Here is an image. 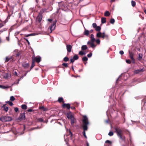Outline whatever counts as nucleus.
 Wrapping results in <instances>:
<instances>
[{
  "label": "nucleus",
  "mask_w": 146,
  "mask_h": 146,
  "mask_svg": "<svg viewBox=\"0 0 146 146\" xmlns=\"http://www.w3.org/2000/svg\"><path fill=\"white\" fill-rule=\"evenodd\" d=\"M82 123L83 124L82 127L84 129L83 134L84 137L86 138H87V137L86 135L85 131L88 130V125L89 124V122L88 121V118L86 116H83Z\"/></svg>",
  "instance_id": "1"
},
{
  "label": "nucleus",
  "mask_w": 146,
  "mask_h": 146,
  "mask_svg": "<svg viewBox=\"0 0 146 146\" xmlns=\"http://www.w3.org/2000/svg\"><path fill=\"white\" fill-rule=\"evenodd\" d=\"M96 31L98 32L97 33L96 36L97 37H101L103 39L106 38V39L108 38V36L106 35L104 32L102 33L100 32L101 29V27L99 26H97L95 29Z\"/></svg>",
  "instance_id": "2"
},
{
  "label": "nucleus",
  "mask_w": 146,
  "mask_h": 146,
  "mask_svg": "<svg viewBox=\"0 0 146 146\" xmlns=\"http://www.w3.org/2000/svg\"><path fill=\"white\" fill-rule=\"evenodd\" d=\"M115 132L117 133V135L120 139L124 141H125V137L124 135L123 130L120 129L118 127H116L115 128Z\"/></svg>",
  "instance_id": "3"
},
{
  "label": "nucleus",
  "mask_w": 146,
  "mask_h": 146,
  "mask_svg": "<svg viewBox=\"0 0 146 146\" xmlns=\"http://www.w3.org/2000/svg\"><path fill=\"white\" fill-rule=\"evenodd\" d=\"M12 120V118L11 117L6 115L2 116L0 118V120L3 122L9 121Z\"/></svg>",
  "instance_id": "4"
},
{
  "label": "nucleus",
  "mask_w": 146,
  "mask_h": 146,
  "mask_svg": "<svg viewBox=\"0 0 146 146\" xmlns=\"http://www.w3.org/2000/svg\"><path fill=\"white\" fill-rule=\"evenodd\" d=\"M22 66L25 69H27L29 68V64L27 62H23L22 64Z\"/></svg>",
  "instance_id": "5"
},
{
  "label": "nucleus",
  "mask_w": 146,
  "mask_h": 146,
  "mask_svg": "<svg viewBox=\"0 0 146 146\" xmlns=\"http://www.w3.org/2000/svg\"><path fill=\"white\" fill-rule=\"evenodd\" d=\"M129 56L131 59L132 60V63L133 64L135 63V60L134 58H133V54L132 52H131L130 51L129 52Z\"/></svg>",
  "instance_id": "6"
},
{
  "label": "nucleus",
  "mask_w": 146,
  "mask_h": 146,
  "mask_svg": "<svg viewBox=\"0 0 146 146\" xmlns=\"http://www.w3.org/2000/svg\"><path fill=\"white\" fill-rule=\"evenodd\" d=\"M42 15H38L36 19V22L37 23H40L42 20Z\"/></svg>",
  "instance_id": "7"
},
{
  "label": "nucleus",
  "mask_w": 146,
  "mask_h": 146,
  "mask_svg": "<svg viewBox=\"0 0 146 146\" xmlns=\"http://www.w3.org/2000/svg\"><path fill=\"white\" fill-rule=\"evenodd\" d=\"M56 21H53V24L51 25V26L49 27V28L51 31V32L56 27Z\"/></svg>",
  "instance_id": "8"
},
{
  "label": "nucleus",
  "mask_w": 146,
  "mask_h": 146,
  "mask_svg": "<svg viewBox=\"0 0 146 146\" xmlns=\"http://www.w3.org/2000/svg\"><path fill=\"white\" fill-rule=\"evenodd\" d=\"M19 119L20 120H25V113H21L19 117Z\"/></svg>",
  "instance_id": "9"
},
{
  "label": "nucleus",
  "mask_w": 146,
  "mask_h": 146,
  "mask_svg": "<svg viewBox=\"0 0 146 146\" xmlns=\"http://www.w3.org/2000/svg\"><path fill=\"white\" fill-rule=\"evenodd\" d=\"M33 60L35 62L36 61L37 62L39 63L41 60V57L40 56H38L35 57L34 58H33Z\"/></svg>",
  "instance_id": "10"
},
{
  "label": "nucleus",
  "mask_w": 146,
  "mask_h": 146,
  "mask_svg": "<svg viewBox=\"0 0 146 146\" xmlns=\"http://www.w3.org/2000/svg\"><path fill=\"white\" fill-rule=\"evenodd\" d=\"M62 107L63 108H66L68 110H69L70 108V106L69 104L64 103L62 105Z\"/></svg>",
  "instance_id": "11"
},
{
  "label": "nucleus",
  "mask_w": 146,
  "mask_h": 146,
  "mask_svg": "<svg viewBox=\"0 0 146 146\" xmlns=\"http://www.w3.org/2000/svg\"><path fill=\"white\" fill-rule=\"evenodd\" d=\"M72 46L70 44L67 45H66V49L67 51L69 52H70L72 50Z\"/></svg>",
  "instance_id": "12"
},
{
  "label": "nucleus",
  "mask_w": 146,
  "mask_h": 146,
  "mask_svg": "<svg viewBox=\"0 0 146 146\" xmlns=\"http://www.w3.org/2000/svg\"><path fill=\"white\" fill-rule=\"evenodd\" d=\"M143 69H137L134 71V73L135 74H138L140 72H143Z\"/></svg>",
  "instance_id": "13"
},
{
  "label": "nucleus",
  "mask_w": 146,
  "mask_h": 146,
  "mask_svg": "<svg viewBox=\"0 0 146 146\" xmlns=\"http://www.w3.org/2000/svg\"><path fill=\"white\" fill-rule=\"evenodd\" d=\"M66 115H67V117L68 119H70L74 117L73 115L72 114V113L70 112L68 113H67Z\"/></svg>",
  "instance_id": "14"
},
{
  "label": "nucleus",
  "mask_w": 146,
  "mask_h": 146,
  "mask_svg": "<svg viewBox=\"0 0 146 146\" xmlns=\"http://www.w3.org/2000/svg\"><path fill=\"white\" fill-rule=\"evenodd\" d=\"M88 44H90L91 45V47L92 48H94L96 46V45L94 43V42H92L90 41H89L87 43Z\"/></svg>",
  "instance_id": "15"
},
{
  "label": "nucleus",
  "mask_w": 146,
  "mask_h": 146,
  "mask_svg": "<svg viewBox=\"0 0 146 146\" xmlns=\"http://www.w3.org/2000/svg\"><path fill=\"white\" fill-rule=\"evenodd\" d=\"M71 121L70 123L72 125H73L74 123H75L76 121V120L75 118L74 117L70 119Z\"/></svg>",
  "instance_id": "16"
},
{
  "label": "nucleus",
  "mask_w": 146,
  "mask_h": 146,
  "mask_svg": "<svg viewBox=\"0 0 146 146\" xmlns=\"http://www.w3.org/2000/svg\"><path fill=\"white\" fill-rule=\"evenodd\" d=\"M39 109L41 110H42L43 111H46L48 110V109L45 108L44 106H41L39 107Z\"/></svg>",
  "instance_id": "17"
},
{
  "label": "nucleus",
  "mask_w": 146,
  "mask_h": 146,
  "mask_svg": "<svg viewBox=\"0 0 146 146\" xmlns=\"http://www.w3.org/2000/svg\"><path fill=\"white\" fill-rule=\"evenodd\" d=\"M6 104L2 106V108H3L4 110L7 112L9 110V108L8 107L6 106Z\"/></svg>",
  "instance_id": "18"
},
{
  "label": "nucleus",
  "mask_w": 146,
  "mask_h": 146,
  "mask_svg": "<svg viewBox=\"0 0 146 146\" xmlns=\"http://www.w3.org/2000/svg\"><path fill=\"white\" fill-rule=\"evenodd\" d=\"M90 38H91V40L90 41L92 42H94L95 41V39L94 38V35L93 34H92L91 35Z\"/></svg>",
  "instance_id": "19"
},
{
  "label": "nucleus",
  "mask_w": 146,
  "mask_h": 146,
  "mask_svg": "<svg viewBox=\"0 0 146 146\" xmlns=\"http://www.w3.org/2000/svg\"><path fill=\"white\" fill-rule=\"evenodd\" d=\"M58 101L60 103L62 102L64 103V100L63 98L62 97H59L58 98Z\"/></svg>",
  "instance_id": "20"
},
{
  "label": "nucleus",
  "mask_w": 146,
  "mask_h": 146,
  "mask_svg": "<svg viewBox=\"0 0 146 146\" xmlns=\"http://www.w3.org/2000/svg\"><path fill=\"white\" fill-rule=\"evenodd\" d=\"M32 64L31 66V67H30V70L32 69L35 66V62L33 60V58H32Z\"/></svg>",
  "instance_id": "21"
},
{
  "label": "nucleus",
  "mask_w": 146,
  "mask_h": 146,
  "mask_svg": "<svg viewBox=\"0 0 146 146\" xmlns=\"http://www.w3.org/2000/svg\"><path fill=\"white\" fill-rule=\"evenodd\" d=\"M137 59L139 61H140L141 60H142V54L139 53L138 54V57Z\"/></svg>",
  "instance_id": "22"
},
{
  "label": "nucleus",
  "mask_w": 146,
  "mask_h": 146,
  "mask_svg": "<svg viewBox=\"0 0 146 146\" xmlns=\"http://www.w3.org/2000/svg\"><path fill=\"white\" fill-rule=\"evenodd\" d=\"M87 48L88 47L86 45H82L81 47V49L82 50H86Z\"/></svg>",
  "instance_id": "23"
},
{
  "label": "nucleus",
  "mask_w": 146,
  "mask_h": 146,
  "mask_svg": "<svg viewBox=\"0 0 146 146\" xmlns=\"http://www.w3.org/2000/svg\"><path fill=\"white\" fill-rule=\"evenodd\" d=\"M110 15V13L108 11H106L104 13V15L105 16L108 17Z\"/></svg>",
  "instance_id": "24"
},
{
  "label": "nucleus",
  "mask_w": 146,
  "mask_h": 146,
  "mask_svg": "<svg viewBox=\"0 0 146 146\" xmlns=\"http://www.w3.org/2000/svg\"><path fill=\"white\" fill-rule=\"evenodd\" d=\"M84 33L85 35L88 36L89 34V31L88 30L85 29Z\"/></svg>",
  "instance_id": "25"
},
{
  "label": "nucleus",
  "mask_w": 146,
  "mask_h": 146,
  "mask_svg": "<svg viewBox=\"0 0 146 146\" xmlns=\"http://www.w3.org/2000/svg\"><path fill=\"white\" fill-rule=\"evenodd\" d=\"M106 18L105 17H102L101 19V22L102 23H104L106 22Z\"/></svg>",
  "instance_id": "26"
},
{
  "label": "nucleus",
  "mask_w": 146,
  "mask_h": 146,
  "mask_svg": "<svg viewBox=\"0 0 146 146\" xmlns=\"http://www.w3.org/2000/svg\"><path fill=\"white\" fill-rule=\"evenodd\" d=\"M82 60L83 62H86L88 60V58L86 56H85L82 58Z\"/></svg>",
  "instance_id": "27"
},
{
  "label": "nucleus",
  "mask_w": 146,
  "mask_h": 146,
  "mask_svg": "<svg viewBox=\"0 0 146 146\" xmlns=\"http://www.w3.org/2000/svg\"><path fill=\"white\" fill-rule=\"evenodd\" d=\"M21 108L23 109L26 110L27 108V106L25 104H23L21 106Z\"/></svg>",
  "instance_id": "28"
},
{
  "label": "nucleus",
  "mask_w": 146,
  "mask_h": 146,
  "mask_svg": "<svg viewBox=\"0 0 146 146\" xmlns=\"http://www.w3.org/2000/svg\"><path fill=\"white\" fill-rule=\"evenodd\" d=\"M12 57H10L9 58L8 57H7L6 58L5 62H8L10 59H12Z\"/></svg>",
  "instance_id": "29"
},
{
  "label": "nucleus",
  "mask_w": 146,
  "mask_h": 146,
  "mask_svg": "<svg viewBox=\"0 0 146 146\" xmlns=\"http://www.w3.org/2000/svg\"><path fill=\"white\" fill-rule=\"evenodd\" d=\"M75 60H77L79 58L77 54H75L74 55L73 58Z\"/></svg>",
  "instance_id": "30"
},
{
  "label": "nucleus",
  "mask_w": 146,
  "mask_h": 146,
  "mask_svg": "<svg viewBox=\"0 0 146 146\" xmlns=\"http://www.w3.org/2000/svg\"><path fill=\"white\" fill-rule=\"evenodd\" d=\"M69 60V58L67 57H65L63 58V61L65 62H67Z\"/></svg>",
  "instance_id": "31"
},
{
  "label": "nucleus",
  "mask_w": 146,
  "mask_h": 146,
  "mask_svg": "<svg viewBox=\"0 0 146 146\" xmlns=\"http://www.w3.org/2000/svg\"><path fill=\"white\" fill-rule=\"evenodd\" d=\"M6 103L8 104L10 106H12L13 105V103L10 101H6Z\"/></svg>",
  "instance_id": "32"
},
{
  "label": "nucleus",
  "mask_w": 146,
  "mask_h": 146,
  "mask_svg": "<svg viewBox=\"0 0 146 146\" xmlns=\"http://www.w3.org/2000/svg\"><path fill=\"white\" fill-rule=\"evenodd\" d=\"M44 10L43 9H42L40 11L38 15H42V14L44 13Z\"/></svg>",
  "instance_id": "33"
},
{
  "label": "nucleus",
  "mask_w": 146,
  "mask_h": 146,
  "mask_svg": "<svg viewBox=\"0 0 146 146\" xmlns=\"http://www.w3.org/2000/svg\"><path fill=\"white\" fill-rule=\"evenodd\" d=\"M62 65L65 68H67L68 67V64L67 63H63L62 64Z\"/></svg>",
  "instance_id": "34"
},
{
  "label": "nucleus",
  "mask_w": 146,
  "mask_h": 146,
  "mask_svg": "<svg viewBox=\"0 0 146 146\" xmlns=\"http://www.w3.org/2000/svg\"><path fill=\"white\" fill-rule=\"evenodd\" d=\"M115 20L114 19L112 18L111 19L110 21V23L112 24H113L115 22Z\"/></svg>",
  "instance_id": "35"
},
{
  "label": "nucleus",
  "mask_w": 146,
  "mask_h": 146,
  "mask_svg": "<svg viewBox=\"0 0 146 146\" xmlns=\"http://www.w3.org/2000/svg\"><path fill=\"white\" fill-rule=\"evenodd\" d=\"M131 3L132 6L133 7H134L135 6L136 3H135V1H131Z\"/></svg>",
  "instance_id": "36"
},
{
  "label": "nucleus",
  "mask_w": 146,
  "mask_h": 146,
  "mask_svg": "<svg viewBox=\"0 0 146 146\" xmlns=\"http://www.w3.org/2000/svg\"><path fill=\"white\" fill-rule=\"evenodd\" d=\"M9 87L8 86H4L0 85V88L3 89H5L9 88Z\"/></svg>",
  "instance_id": "37"
},
{
  "label": "nucleus",
  "mask_w": 146,
  "mask_h": 146,
  "mask_svg": "<svg viewBox=\"0 0 146 146\" xmlns=\"http://www.w3.org/2000/svg\"><path fill=\"white\" fill-rule=\"evenodd\" d=\"M34 35V33H31L28 35L25 34L24 35L26 37H29L30 36Z\"/></svg>",
  "instance_id": "38"
},
{
  "label": "nucleus",
  "mask_w": 146,
  "mask_h": 146,
  "mask_svg": "<svg viewBox=\"0 0 146 146\" xmlns=\"http://www.w3.org/2000/svg\"><path fill=\"white\" fill-rule=\"evenodd\" d=\"M37 120L38 121L41 122H42L44 121V120L42 118H38L37 119Z\"/></svg>",
  "instance_id": "39"
},
{
  "label": "nucleus",
  "mask_w": 146,
  "mask_h": 146,
  "mask_svg": "<svg viewBox=\"0 0 146 146\" xmlns=\"http://www.w3.org/2000/svg\"><path fill=\"white\" fill-rule=\"evenodd\" d=\"M10 100L12 101H13L15 100V98L13 96H12L10 97Z\"/></svg>",
  "instance_id": "40"
},
{
  "label": "nucleus",
  "mask_w": 146,
  "mask_h": 146,
  "mask_svg": "<svg viewBox=\"0 0 146 146\" xmlns=\"http://www.w3.org/2000/svg\"><path fill=\"white\" fill-rule=\"evenodd\" d=\"M126 63L128 64H130L131 63V61L129 59H127L126 60Z\"/></svg>",
  "instance_id": "41"
},
{
  "label": "nucleus",
  "mask_w": 146,
  "mask_h": 146,
  "mask_svg": "<svg viewBox=\"0 0 146 146\" xmlns=\"http://www.w3.org/2000/svg\"><path fill=\"white\" fill-rule=\"evenodd\" d=\"M97 26L96 23H94L92 24V27L93 28L95 29Z\"/></svg>",
  "instance_id": "42"
},
{
  "label": "nucleus",
  "mask_w": 146,
  "mask_h": 146,
  "mask_svg": "<svg viewBox=\"0 0 146 146\" xmlns=\"http://www.w3.org/2000/svg\"><path fill=\"white\" fill-rule=\"evenodd\" d=\"M113 133L112 131H110L108 133V135L110 136H113Z\"/></svg>",
  "instance_id": "43"
},
{
  "label": "nucleus",
  "mask_w": 146,
  "mask_h": 146,
  "mask_svg": "<svg viewBox=\"0 0 146 146\" xmlns=\"http://www.w3.org/2000/svg\"><path fill=\"white\" fill-rule=\"evenodd\" d=\"M96 41L97 44H99L100 43V41L99 39H98L96 40Z\"/></svg>",
  "instance_id": "44"
},
{
  "label": "nucleus",
  "mask_w": 146,
  "mask_h": 146,
  "mask_svg": "<svg viewBox=\"0 0 146 146\" xmlns=\"http://www.w3.org/2000/svg\"><path fill=\"white\" fill-rule=\"evenodd\" d=\"M21 54V52H18L16 54V55L17 57L19 56Z\"/></svg>",
  "instance_id": "45"
},
{
  "label": "nucleus",
  "mask_w": 146,
  "mask_h": 146,
  "mask_svg": "<svg viewBox=\"0 0 146 146\" xmlns=\"http://www.w3.org/2000/svg\"><path fill=\"white\" fill-rule=\"evenodd\" d=\"M83 52H84L82 51H80L79 52V54L80 55H83Z\"/></svg>",
  "instance_id": "46"
},
{
  "label": "nucleus",
  "mask_w": 146,
  "mask_h": 146,
  "mask_svg": "<svg viewBox=\"0 0 146 146\" xmlns=\"http://www.w3.org/2000/svg\"><path fill=\"white\" fill-rule=\"evenodd\" d=\"M92 53L90 52L89 54H88L87 56L89 58L91 57L92 56Z\"/></svg>",
  "instance_id": "47"
},
{
  "label": "nucleus",
  "mask_w": 146,
  "mask_h": 146,
  "mask_svg": "<svg viewBox=\"0 0 146 146\" xmlns=\"http://www.w3.org/2000/svg\"><path fill=\"white\" fill-rule=\"evenodd\" d=\"M74 60H75L73 58L71 59H70V63H73L74 62Z\"/></svg>",
  "instance_id": "48"
},
{
  "label": "nucleus",
  "mask_w": 146,
  "mask_h": 146,
  "mask_svg": "<svg viewBox=\"0 0 146 146\" xmlns=\"http://www.w3.org/2000/svg\"><path fill=\"white\" fill-rule=\"evenodd\" d=\"M105 143H109L110 144H111V141H110L109 140H106L105 141Z\"/></svg>",
  "instance_id": "49"
},
{
  "label": "nucleus",
  "mask_w": 146,
  "mask_h": 146,
  "mask_svg": "<svg viewBox=\"0 0 146 146\" xmlns=\"http://www.w3.org/2000/svg\"><path fill=\"white\" fill-rule=\"evenodd\" d=\"M28 72V71H27L26 73H25V74H24V75L23 76H22L21 77V78L19 79V80H20V79L21 78H23V77L25 76H26L27 75V73Z\"/></svg>",
  "instance_id": "50"
},
{
  "label": "nucleus",
  "mask_w": 146,
  "mask_h": 146,
  "mask_svg": "<svg viewBox=\"0 0 146 146\" xmlns=\"http://www.w3.org/2000/svg\"><path fill=\"white\" fill-rule=\"evenodd\" d=\"M15 111L16 112H17L19 110V108H15L14 109Z\"/></svg>",
  "instance_id": "51"
},
{
  "label": "nucleus",
  "mask_w": 146,
  "mask_h": 146,
  "mask_svg": "<svg viewBox=\"0 0 146 146\" xmlns=\"http://www.w3.org/2000/svg\"><path fill=\"white\" fill-rule=\"evenodd\" d=\"M119 53L121 54V55H123V54H124V52L122 50H121L119 51Z\"/></svg>",
  "instance_id": "52"
},
{
  "label": "nucleus",
  "mask_w": 146,
  "mask_h": 146,
  "mask_svg": "<svg viewBox=\"0 0 146 146\" xmlns=\"http://www.w3.org/2000/svg\"><path fill=\"white\" fill-rule=\"evenodd\" d=\"M13 74L15 75L16 76H18L17 72L16 71H15L13 72Z\"/></svg>",
  "instance_id": "53"
},
{
  "label": "nucleus",
  "mask_w": 146,
  "mask_h": 146,
  "mask_svg": "<svg viewBox=\"0 0 146 146\" xmlns=\"http://www.w3.org/2000/svg\"><path fill=\"white\" fill-rule=\"evenodd\" d=\"M24 39H25L26 41L28 43V44H30V42H29V40L25 38H24Z\"/></svg>",
  "instance_id": "54"
},
{
  "label": "nucleus",
  "mask_w": 146,
  "mask_h": 146,
  "mask_svg": "<svg viewBox=\"0 0 146 146\" xmlns=\"http://www.w3.org/2000/svg\"><path fill=\"white\" fill-rule=\"evenodd\" d=\"M69 135H70V136L72 137V134L70 131H69Z\"/></svg>",
  "instance_id": "55"
},
{
  "label": "nucleus",
  "mask_w": 146,
  "mask_h": 146,
  "mask_svg": "<svg viewBox=\"0 0 146 146\" xmlns=\"http://www.w3.org/2000/svg\"><path fill=\"white\" fill-rule=\"evenodd\" d=\"M33 111V110L31 109H29L27 110V111L28 112H31L32 111Z\"/></svg>",
  "instance_id": "56"
},
{
  "label": "nucleus",
  "mask_w": 146,
  "mask_h": 146,
  "mask_svg": "<svg viewBox=\"0 0 146 146\" xmlns=\"http://www.w3.org/2000/svg\"><path fill=\"white\" fill-rule=\"evenodd\" d=\"M70 108L73 110H74L75 109V108L74 106H71V107H70Z\"/></svg>",
  "instance_id": "57"
},
{
  "label": "nucleus",
  "mask_w": 146,
  "mask_h": 146,
  "mask_svg": "<svg viewBox=\"0 0 146 146\" xmlns=\"http://www.w3.org/2000/svg\"><path fill=\"white\" fill-rule=\"evenodd\" d=\"M48 21L50 22H51L52 21V19H48Z\"/></svg>",
  "instance_id": "58"
},
{
  "label": "nucleus",
  "mask_w": 146,
  "mask_h": 146,
  "mask_svg": "<svg viewBox=\"0 0 146 146\" xmlns=\"http://www.w3.org/2000/svg\"><path fill=\"white\" fill-rule=\"evenodd\" d=\"M4 26V25L3 24L1 23H0V28L2 27L3 26Z\"/></svg>",
  "instance_id": "59"
},
{
  "label": "nucleus",
  "mask_w": 146,
  "mask_h": 146,
  "mask_svg": "<svg viewBox=\"0 0 146 146\" xmlns=\"http://www.w3.org/2000/svg\"><path fill=\"white\" fill-rule=\"evenodd\" d=\"M33 128H34V129H37L39 128V127H33Z\"/></svg>",
  "instance_id": "60"
},
{
  "label": "nucleus",
  "mask_w": 146,
  "mask_h": 146,
  "mask_svg": "<svg viewBox=\"0 0 146 146\" xmlns=\"http://www.w3.org/2000/svg\"><path fill=\"white\" fill-rule=\"evenodd\" d=\"M6 39L7 41H9V37H7Z\"/></svg>",
  "instance_id": "61"
},
{
  "label": "nucleus",
  "mask_w": 146,
  "mask_h": 146,
  "mask_svg": "<svg viewBox=\"0 0 146 146\" xmlns=\"http://www.w3.org/2000/svg\"><path fill=\"white\" fill-rule=\"evenodd\" d=\"M137 50H138V51H140V48H137Z\"/></svg>",
  "instance_id": "62"
},
{
  "label": "nucleus",
  "mask_w": 146,
  "mask_h": 146,
  "mask_svg": "<svg viewBox=\"0 0 146 146\" xmlns=\"http://www.w3.org/2000/svg\"><path fill=\"white\" fill-rule=\"evenodd\" d=\"M93 30H91L90 31V33H92V32H93Z\"/></svg>",
  "instance_id": "63"
},
{
  "label": "nucleus",
  "mask_w": 146,
  "mask_h": 146,
  "mask_svg": "<svg viewBox=\"0 0 146 146\" xmlns=\"http://www.w3.org/2000/svg\"><path fill=\"white\" fill-rule=\"evenodd\" d=\"M144 11V12L145 13V14H146V9Z\"/></svg>",
  "instance_id": "64"
}]
</instances>
